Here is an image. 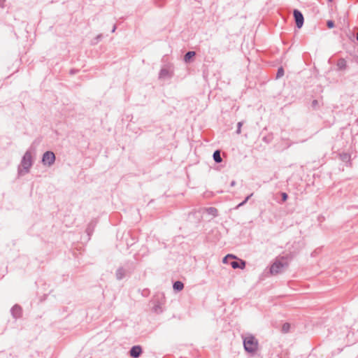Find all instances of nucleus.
<instances>
[{"label": "nucleus", "instance_id": "30", "mask_svg": "<svg viewBox=\"0 0 358 358\" xmlns=\"http://www.w3.org/2000/svg\"><path fill=\"white\" fill-rule=\"evenodd\" d=\"M115 29H116V27L115 25H113V31L115 32Z\"/></svg>", "mask_w": 358, "mask_h": 358}, {"label": "nucleus", "instance_id": "6", "mask_svg": "<svg viewBox=\"0 0 358 358\" xmlns=\"http://www.w3.org/2000/svg\"><path fill=\"white\" fill-rule=\"evenodd\" d=\"M153 303V306L152 308V310L157 313L160 314L164 311L163 308V302L159 301V299H155L152 301Z\"/></svg>", "mask_w": 358, "mask_h": 358}, {"label": "nucleus", "instance_id": "12", "mask_svg": "<svg viewBox=\"0 0 358 358\" xmlns=\"http://www.w3.org/2000/svg\"><path fill=\"white\" fill-rule=\"evenodd\" d=\"M336 66H337L338 70H340V71L345 70L347 68L346 60L343 58H340L336 63Z\"/></svg>", "mask_w": 358, "mask_h": 358}, {"label": "nucleus", "instance_id": "31", "mask_svg": "<svg viewBox=\"0 0 358 358\" xmlns=\"http://www.w3.org/2000/svg\"><path fill=\"white\" fill-rule=\"evenodd\" d=\"M356 39H357V41H358V34H357V36H356Z\"/></svg>", "mask_w": 358, "mask_h": 358}, {"label": "nucleus", "instance_id": "11", "mask_svg": "<svg viewBox=\"0 0 358 358\" xmlns=\"http://www.w3.org/2000/svg\"><path fill=\"white\" fill-rule=\"evenodd\" d=\"M127 270L123 267L119 268L116 271L115 276L117 280H122L127 275Z\"/></svg>", "mask_w": 358, "mask_h": 358}, {"label": "nucleus", "instance_id": "4", "mask_svg": "<svg viewBox=\"0 0 358 358\" xmlns=\"http://www.w3.org/2000/svg\"><path fill=\"white\" fill-rule=\"evenodd\" d=\"M55 162V155L52 151H46L42 157V162L44 165L51 166Z\"/></svg>", "mask_w": 358, "mask_h": 358}, {"label": "nucleus", "instance_id": "10", "mask_svg": "<svg viewBox=\"0 0 358 358\" xmlns=\"http://www.w3.org/2000/svg\"><path fill=\"white\" fill-rule=\"evenodd\" d=\"M172 77V72L167 68H162L159 73V79H167Z\"/></svg>", "mask_w": 358, "mask_h": 358}, {"label": "nucleus", "instance_id": "9", "mask_svg": "<svg viewBox=\"0 0 358 358\" xmlns=\"http://www.w3.org/2000/svg\"><path fill=\"white\" fill-rule=\"evenodd\" d=\"M232 261L229 262V264L233 268H241L243 269L245 266V262L242 259H234Z\"/></svg>", "mask_w": 358, "mask_h": 358}, {"label": "nucleus", "instance_id": "20", "mask_svg": "<svg viewBox=\"0 0 358 358\" xmlns=\"http://www.w3.org/2000/svg\"><path fill=\"white\" fill-rule=\"evenodd\" d=\"M236 259V257L233 255H226L224 259H223V263H228V259Z\"/></svg>", "mask_w": 358, "mask_h": 358}, {"label": "nucleus", "instance_id": "14", "mask_svg": "<svg viewBox=\"0 0 358 358\" xmlns=\"http://www.w3.org/2000/svg\"><path fill=\"white\" fill-rule=\"evenodd\" d=\"M173 288L176 291H181L184 288V284L181 281L177 280L173 283Z\"/></svg>", "mask_w": 358, "mask_h": 358}, {"label": "nucleus", "instance_id": "25", "mask_svg": "<svg viewBox=\"0 0 358 358\" xmlns=\"http://www.w3.org/2000/svg\"><path fill=\"white\" fill-rule=\"evenodd\" d=\"M318 105V101L317 100H313L312 102V107L316 108Z\"/></svg>", "mask_w": 358, "mask_h": 358}, {"label": "nucleus", "instance_id": "3", "mask_svg": "<svg viewBox=\"0 0 358 358\" xmlns=\"http://www.w3.org/2000/svg\"><path fill=\"white\" fill-rule=\"evenodd\" d=\"M287 266L288 264L283 259H276L271 266L270 273L271 275L280 273Z\"/></svg>", "mask_w": 358, "mask_h": 358}, {"label": "nucleus", "instance_id": "22", "mask_svg": "<svg viewBox=\"0 0 358 358\" xmlns=\"http://www.w3.org/2000/svg\"><path fill=\"white\" fill-rule=\"evenodd\" d=\"M242 125H243V122H238V124H237V129H236V133L238 134H241V127H242Z\"/></svg>", "mask_w": 358, "mask_h": 358}, {"label": "nucleus", "instance_id": "1", "mask_svg": "<svg viewBox=\"0 0 358 358\" xmlns=\"http://www.w3.org/2000/svg\"><path fill=\"white\" fill-rule=\"evenodd\" d=\"M33 164L32 156L31 153L29 150H27L24 153L22 159L21 160L20 166L22 167V169L20 167L18 168V173L20 175H24L29 172V169Z\"/></svg>", "mask_w": 358, "mask_h": 358}, {"label": "nucleus", "instance_id": "27", "mask_svg": "<svg viewBox=\"0 0 358 358\" xmlns=\"http://www.w3.org/2000/svg\"><path fill=\"white\" fill-rule=\"evenodd\" d=\"M231 187H234L236 185V181L235 180H232L231 182V184H230Z\"/></svg>", "mask_w": 358, "mask_h": 358}, {"label": "nucleus", "instance_id": "19", "mask_svg": "<svg viewBox=\"0 0 358 358\" xmlns=\"http://www.w3.org/2000/svg\"><path fill=\"white\" fill-rule=\"evenodd\" d=\"M284 75V69L282 67H280L278 69L277 73H276V78H280Z\"/></svg>", "mask_w": 358, "mask_h": 358}, {"label": "nucleus", "instance_id": "28", "mask_svg": "<svg viewBox=\"0 0 358 358\" xmlns=\"http://www.w3.org/2000/svg\"><path fill=\"white\" fill-rule=\"evenodd\" d=\"M253 195V193L250 194V195H248V196L245 197V199L246 201H248L250 199V198Z\"/></svg>", "mask_w": 358, "mask_h": 358}, {"label": "nucleus", "instance_id": "5", "mask_svg": "<svg viewBox=\"0 0 358 358\" xmlns=\"http://www.w3.org/2000/svg\"><path fill=\"white\" fill-rule=\"evenodd\" d=\"M293 15L296 27L299 29L301 28L304 22V18L302 13L297 9H294L293 11Z\"/></svg>", "mask_w": 358, "mask_h": 358}, {"label": "nucleus", "instance_id": "8", "mask_svg": "<svg viewBox=\"0 0 358 358\" xmlns=\"http://www.w3.org/2000/svg\"><path fill=\"white\" fill-rule=\"evenodd\" d=\"M10 313L13 318L18 319V318L21 317V316H22V308L19 305L15 304V306H13L12 307V308L10 310Z\"/></svg>", "mask_w": 358, "mask_h": 358}, {"label": "nucleus", "instance_id": "16", "mask_svg": "<svg viewBox=\"0 0 358 358\" xmlns=\"http://www.w3.org/2000/svg\"><path fill=\"white\" fill-rule=\"evenodd\" d=\"M195 55V52L188 51L184 56V60L185 62H188L191 58Z\"/></svg>", "mask_w": 358, "mask_h": 358}, {"label": "nucleus", "instance_id": "21", "mask_svg": "<svg viewBox=\"0 0 358 358\" xmlns=\"http://www.w3.org/2000/svg\"><path fill=\"white\" fill-rule=\"evenodd\" d=\"M327 26L329 29L334 28L335 26L334 22L332 20H328L327 22Z\"/></svg>", "mask_w": 358, "mask_h": 358}, {"label": "nucleus", "instance_id": "13", "mask_svg": "<svg viewBox=\"0 0 358 358\" xmlns=\"http://www.w3.org/2000/svg\"><path fill=\"white\" fill-rule=\"evenodd\" d=\"M213 158L216 163H221L222 162L220 150H217L213 152Z\"/></svg>", "mask_w": 358, "mask_h": 358}, {"label": "nucleus", "instance_id": "17", "mask_svg": "<svg viewBox=\"0 0 358 358\" xmlns=\"http://www.w3.org/2000/svg\"><path fill=\"white\" fill-rule=\"evenodd\" d=\"M208 214L213 215L214 217L217 215V210L214 207H210L207 209Z\"/></svg>", "mask_w": 358, "mask_h": 358}, {"label": "nucleus", "instance_id": "26", "mask_svg": "<svg viewBox=\"0 0 358 358\" xmlns=\"http://www.w3.org/2000/svg\"><path fill=\"white\" fill-rule=\"evenodd\" d=\"M6 0H0V7L3 8Z\"/></svg>", "mask_w": 358, "mask_h": 358}, {"label": "nucleus", "instance_id": "2", "mask_svg": "<svg viewBox=\"0 0 358 358\" xmlns=\"http://www.w3.org/2000/svg\"><path fill=\"white\" fill-rule=\"evenodd\" d=\"M243 346L246 352L254 353L258 348V342L253 336H249L243 339Z\"/></svg>", "mask_w": 358, "mask_h": 358}, {"label": "nucleus", "instance_id": "18", "mask_svg": "<svg viewBox=\"0 0 358 358\" xmlns=\"http://www.w3.org/2000/svg\"><path fill=\"white\" fill-rule=\"evenodd\" d=\"M290 324L289 323H285L282 327V331L283 333H287L289 331Z\"/></svg>", "mask_w": 358, "mask_h": 358}, {"label": "nucleus", "instance_id": "7", "mask_svg": "<svg viewBox=\"0 0 358 358\" xmlns=\"http://www.w3.org/2000/svg\"><path fill=\"white\" fill-rule=\"evenodd\" d=\"M142 352L143 350L140 345H134L129 350V355L132 358H138Z\"/></svg>", "mask_w": 358, "mask_h": 358}, {"label": "nucleus", "instance_id": "23", "mask_svg": "<svg viewBox=\"0 0 358 358\" xmlns=\"http://www.w3.org/2000/svg\"><path fill=\"white\" fill-rule=\"evenodd\" d=\"M281 196H282V201L283 202L286 201H287V198H288V195H287V193H285V192H282V193H281Z\"/></svg>", "mask_w": 358, "mask_h": 358}, {"label": "nucleus", "instance_id": "15", "mask_svg": "<svg viewBox=\"0 0 358 358\" xmlns=\"http://www.w3.org/2000/svg\"><path fill=\"white\" fill-rule=\"evenodd\" d=\"M94 227H95V224L94 223V222H91L87 225V227L86 229V233L87 234V235L89 236H91V234L93 233Z\"/></svg>", "mask_w": 358, "mask_h": 358}, {"label": "nucleus", "instance_id": "29", "mask_svg": "<svg viewBox=\"0 0 358 358\" xmlns=\"http://www.w3.org/2000/svg\"><path fill=\"white\" fill-rule=\"evenodd\" d=\"M76 72V71H75V70H71V71H70V73H71V74H74Z\"/></svg>", "mask_w": 358, "mask_h": 358}, {"label": "nucleus", "instance_id": "24", "mask_svg": "<svg viewBox=\"0 0 358 358\" xmlns=\"http://www.w3.org/2000/svg\"><path fill=\"white\" fill-rule=\"evenodd\" d=\"M247 202L248 201H246V199H245L242 202H241L239 204L236 206V209H238L240 207L244 206Z\"/></svg>", "mask_w": 358, "mask_h": 358}]
</instances>
